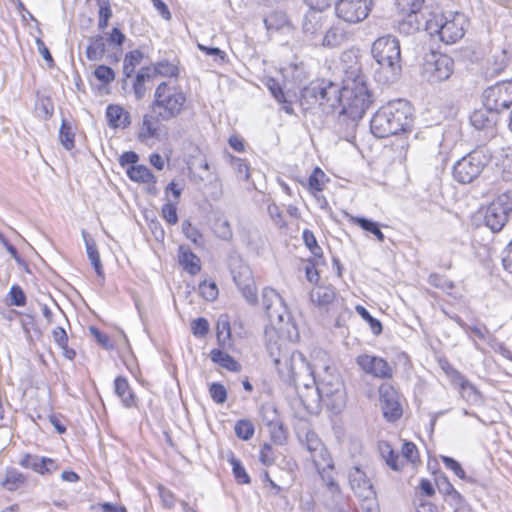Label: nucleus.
I'll return each instance as SVG.
<instances>
[{
	"label": "nucleus",
	"instance_id": "nucleus-56",
	"mask_svg": "<svg viewBox=\"0 0 512 512\" xmlns=\"http://www.w3.org/2000/svg\"><path fill=\"white\" fill-rule=\"evenodd\" d=\"M209 394L217 404H223L227 400V390L224 385L213 382L209 386Z\"/></svg>",
	"mask_w": 512,
	"mask_h": 512
},
{
	"label": "nucleus",
	"instance_id": "nucleus-14",
	"mask_svg": "<svg viewBox=\"0 0 512 512\" xmlns=\"http://www.w3.org/2000/svg\"><path fill=\"white\" fill-rule=\"evenodd\" d=\"M233 280L243 297L249 303H256L257 293L254 278L250 267L242 262L233 264L231 268Z\"/></svg>",
	"mask_w": 512,
	"mask_h": 512
},
{
	"label": "nucleus",
	"instance_id": "nucleus-50",
	"mask_svg": "<svg viewBox=\"0 0 512 512\" xmlns=\"http://www.w3.org/2000/svg\"><path fill=\"white\" fill-rule=\"evenodd\" d=\"M355 310L365 321L369 323L370 328L375 335H380L382 333L381 322L372 317L369 311L364 306L357 305Z\"/></svg>",
	"mask_w": 512,
	"mask_h": 512
},
{
	"label": "nucleus",
	"instance_id": "nucleus-32",
	"mask_svg": "<svg viewBox=\"0 0 512 512\" xmlns=\"http://www.w3.org/2000/svg\"><path fill=\"white\" fill-rule=\"evenodd\" d=\"M106 52L104 38L101 35H95L89 38V45L86 49V57L90 61H99Z\"/></svg>",
	"mask_w": 512,
	"mask_h": 512
},
{
	"label": "nucleus",
	"instance_id": "nucleus-41",
	"mask_svg": "<svg viewBox=\"0 0 512 512\" xmlns=\"http://www.w3.org/2000/svg\"><path fill=\"white\" fill-rule=\"evenodd\" d=\"M143 58V53L139 50L130 51L125 55L123 63V73L126 77H131L134 73L135 67L140 64Z\"/></svg>",
	"mask_w": 512,
	"mask_h": 512
},
{
	"label": "nucleus",
	"instance_id": "nucleus-47",
	"mask_svg": "<svg viewBox=\"0 0 512 512\" xmlns=\"http://www.w3.org/2000/svg\"><path fill=\"white\" fill-rule=\"evenodd\" d=\"M428 282L431 286L442 289L448 294H450L451 291L455 288L453 281L437 273L431 274L428 278Z\"/></svg>",
	"mask_w": 512,
	"mask_h": 512
},
{
	"label": "nucleus",
	"instance_id": "nucleus-35",
	"mask_svg": "<svg viewBox=\"0 0 512 512\" xmlns=\"http://www.w3.org/2000/svg\"><path fill=\"white\" fill-rule=\"evenodd\" d=\"M494 113V111H489L487 108L476 110L470 116V122L478 130L490 128L495 123Z\"/></svg>",
	"mask_w": 512,
	"mask_h": 512
},
{
	"label": "nucleus",
	"instance_id": "nucleus-29",
	"mask_svg": "<svg viewBox=\"0 0 512 512\" xmlns=\"http://www.w3.org/2000/svg\"><path fill=\"white\" fill-rule=\"evenodd\" d=\"M82 235L85 241L86 252L91 262V265L93 266L96 274L99 277L104 278V271L95 241L92 238H90L88 233L85 231L82 232Z\"/></svg>",
	"mask_w": 512,
	"mask_h": 512
},
{
	"label": "nucleus",
	"instance_id": "nucleus-40",
	"mask_svg": "<svg viewBox=\"0 0 512 512\" xmlns=\"http://www.w3.org/2000/svg\"><path fill=\"white\" fill-rule=\"evenodd\" d=\"M425 0H396L399 13L403 16L417 14L423 7Z\"/></svg>",
	"mask_w": 512,
	"mask_h": 512
},
{
	"label": "nucleus",
	"instance_id": "nucleus-61",
	"mask_svg": "<svg viewBox=\"0 0 512 512\" xmlns=\"http://www.w3.org/2000/svg\"><path fill=\"white\" fill-rule=\"evenodd\" d=\"M37 469L35 472L45 475V474H52L56 470H58V464L56 461L52 458L48 457H40L39 463L37 465Z\"/></svg>",
	"mask_w": 512,
	"mask_h": 512
},
{
	"label": "nucleus",
	"instance_id": "nucleus-3",
	"mask_svg": "<svg viewBox=\"0 0 512 512\" xmlns=\"http://www.w3.org/2000/svg\"><path fill=\"white\" fill-rule=\"evenodd\" d=\"M354 64L346 70L343 87L340 89L341 110L338 116V123L351 130L355 129L373 102L367 77L360 71L356 61Z\"/></svg>",
	"mask_w": 512,
	"mask_h": 512
},
{
	"label": "nucleus",
	"instance_id": "nucleus-13",
	"mask_svg": "<svg viewBox=\"0 0 512 512\" xmlns=\"http://www.w3.org/2000/svg\"><path fill=\"white\" fill-rule=\"evenodd\" d=\"M300 443L310 453L314 466H323L330 463V454L318 435L309 427H301L297 431Z\"/></svg>",
	"mask_w": 512,
	"mask_h": 512
},
{
	"label": "nucleus",
	"instance_id": "nucleus-57",
	"mask_svg": "<svg viewBox=\"0 0 512 512\" xmlns=\"http://www.w3.org/2000/svg\"><path fill=\"white\" fill-rule=\"evenodd\" d=\"M361 501L360 507L363 512H379L376 491L372 495H363L358 497Z\"/></svg>",
	"mask_w": 512,
	"mask_h": 512
},
{
	"label": "nucleus",
	"instance_id": "nucleus-37",
	"mask_svg": "<svg viewBox=\"0 0 512 512\" xmlns=\"http://www.w3.org/2000/svg\"><path fill=\"white\" fill-rule=\"evenodd\" d=\"M153 79V75L151 74L150 67L141 68V70L137 73L135 82L133 84L134 95L137 100H141L146 95V87L145 82Z\"/></svg>",
	"mask_w": 512,
	"mask_h": 512
},
{
	"label": "nucleus",
	"instance_id": "nucleus-7",
	"mask_svg": "<svg viewBox=\"0 0 512 512\" xmlns=\"http://www.w3.org/2000/svg\"><path fill=\"white\" fill-rule=\"evenodd\" d=\"M491 158L492 155L487 147H477L454 164L453 178L461 184L472 183L481 175Z\"/></svg>",
	"mask_w": 512,
	"mask_h": 512
},
{
	"label": "nucleus",
	"instance_id": "nucleus-17",
	"mask_svg": "<svg viewBox=\"0 0 512 512\" xmlns=\"http://www.w3.org/2000/svg\"><path fill=\"white\" fill-rule=\"evenodd\" d=\"M461 16L456 15L452 20H445L441 18L439 21L436 22V29L435 32H437L440 36V39L447 43H455L457 40L463 37L464 35V29L461 23Z\"/></svg>",
	"mask_w": 512,
	"mask_h": 512
},
{
	"label": "nucleus",
	"instance_id": "nucleus-63",
	"mask_svg": "<svg viewBox=\"0 0 512 512\" xmlns=\"http://www.w3.org/2000/svg\"><path fill=\"white\" fill-rule=\"evenodd\" d=\"M95 77L103 84H109L115 79L114 71L105 65H99L94 71Z\"/></svg>",
	"mask_w": 512,
	"mask_h": 512
},
{
	"label": "nucleus",
	"instance_id": "nucleus-60",
	"mask_svg": "<svg viewBox=\"0 0 512 512\" xmlns=\"http://www.w3.org/2000/svg\"><path fill=\"white\" fill-rule=\"evenodd\" d=\"M199 291L201 296L208 301H213L218 296V288L215 282L203 281L199 285Z\"/></svg>",
	"mask_w": 512,
	"mask_h": 512
},
{
	"label": "nucleus",
	"instance_id": "nucleus-4",
	"mask_svg": "<svg viewBox=\"0 0 512 512\" xmlns=\"http://www.w3.org/2000/svg\"><path fill=\"white\" fill-rule=\"evenodd\" d=\"M413 123V108L403 99L389 101L373 115L370 128L378 138H386L409 130Z\"/></svg>",
	"mask_w": 512,
	"mask_h": 512
},
{
	"label": "nucleus",
	"instance_id": "nucleus-64",
	"mask_svg": "<svg viewBox=\"0 0 512 512\" xmlns=\"http://www.w3.org/2000/svg\"><path fill=\"white\" fill-rule=\"evenodd\" d=\"M267 211L270 218L278 228L282 229L287 226L280 208L275 203L269 204Z\"/></svg>",
	"mask_w": 512,
	"mask_h": 512
},
{
	"label": "nucleus",
	"instance_id": "nucleus-53",
	"mask_svg": "<svg viewBox=\"0 0 512 512\" xmlns=\"http://www.w3.org/2000/svg\"><path fill=\"white\" fill-rule=\"evenodd\" d=\"M214 232L222 240H230L233 236L230 223L226 219H217L215 221Z\"/></svg>",
	"mask_w": 512,
	"mask_h": 512
},
{
	"label": "nucleus",
	"instance_id": "nucleus-31",
	"mask_svg": "<svg viewBox=\"0 0 512 512\" xmlns=\"http://www.w3.org/2000/svg\"><path fill=\"white\" fill-rule=\"evenodd\" d=\"M210 356L214 363L229 371L239 372L241 370V365L232 356L220 349L211 350Z\"/></svg>",
	"mask_w": 512,
	"mask_h": 512
},
{
	"label": "nucleus",
	"instance_id": "nucleus-49",
	"mask_svg": "<svg viewBox=\"0 0 512 512\" xmlns=\"http://www.w3.org/2000/svg\"><path fill=\"white\" fill-rule=\"evenodd\" d=\"M74 137L75 134L72 131V127L65 120H63L59 132V139L65 149L71 150L74 147Z\"/></svg>",
	"mask_w": 512,
	"mask_h": 512
},
{
	"label": "nucleus",
	"instance_id": "nucleus-24",
	"mask_svg": "<svg viewBox=\"0 0 512 512\" xmlns=\"http://www.w3.org/2000/svg\"><path fill=\"white\" fill-rule=\"evenodd\" d=\"M348 40V33L340 24H334L326 30L321 38V45L327 48H335Z\"/></svg>",
	"mask_w": 512,
	"mask_h": 512
},
{
	"label": "nucleus",
	"instance_id": "nucleus-55",
	"mask_svg": "<svg viewBox=\"0 0 512 512\" xmlns=\"http://www.w3.org/2000/svg\"><path fill=\"white\" fill-rule=\"evenodd\" d=\"M177 203H173L168 200L163 206L161 210V215L163 219L170 225H174L178 222L177 216Z\"/></svg>",
	"mask_w": 512,
	"mask_h": 512
},
{
	"label": "nucleus",
	"instance_id": "nucleus-36",
	"mask_svg": "<svg viewBox=\"0 0 512 512\" xmlns=\"http://www.w3.org/2000/svg\"><path fill=\"white\" fill-rule=\"evenodd\" d=\"M216 338L218 345L222 348L230 344L231 328L227 315H221L216 324Z\"/></svg>",
	"mask_w": 512,
	"mask_h": 512
},
{
	"label": "nucleus",
	"instance_id": "nucleus-6",
	"mask_svg": "<svg viewBox=\"0 0 512 512\" xmlns=\"http://www.w3.org/2000/svg\"><path fill=\"white\" fill-rule=\"evenodd\" d=\"M312 397L317 398V402H323L334 413H339L344 408V384L334 368L325 366L323 371L318 373V383L315 390H312Z\"/></svg>",
	"mask_w": 512,
	"mask_h": 512
},
{
	"label": "nucleus",
	"instance_id": "nucleus-27",
	"mask_svg": "<svg viewBox=\"0 0 512 512\" xmlns=\"http://www.w3.org/2000/svg\"><path fill=\"white\" fill-rule=\"evenodd\" d=\"M336 296L334 287L331 285H320L312 289L310 293L311 301L318 307H326L331 304Z\"/></svg>",
	"mask_w": 512,
	"mask_h": 512
},
{
	"label": "nucleus",
	"instance_id": "nucleus-42",
	"mask_svg": "<svg viewBox=\"0 0 512 512\" xmlns=\"http://www.w3.org/2000/svg\"><path fill=\"white\" fill-rule=\"evenodd\" d=\"M324 178L325 173L319 167H316L309 176L308 190L315 197H317V192H320L324 189Z\"/></svg>",
	"mask_w": 512,
	"mask_h": 512
},
{
	"label": "nucleus",
	"instance_id": "nucleus-51",
	"mask_svg": "<svg viewBox=\"0 0 512 512\" xmlns=\"http://www.w3.org/2000/svg\"><path fill=\"white\" fill-rule=\"evenodd\" d=\"M25 482V477L23 474L17 471H9L6 474L5 480L2 482L4 488L9 491H14L18 489Z\"/></svg>",
	"mask_w": 512,
	"mask_h": 512
},
{
	"label": "nucleus",
	"instance_id": "nucleus-9",
	"mask_svg": "<svg viewBox=\"0 0 512 512\" xmlns=\"http://www.w3.org/2000/svg\"><path fill=\"white\" fill-rule=\"evenodd\" d=\"M262 305L271 324L270 327H266L265 331L274 329L278 333L275 326L290 319L286 304L276 290L266 287L262 291ZM277 335L279 336V334Z\"/></svg>",
	"mask_w": 512,
	"mask_h": 512
},
{
	"label": "nucleus",
	"instance_id": "nucleus-30",
	"mask_svg": "<svg viewBox=\"0 0 512 512\" xmlns=\"http://www.w3.org/2000/svg\"><path fill=\"white\" fill-rule=\"evenodd\" d=\"M128 177L137 183H156V177L145 165H131L127 168Z\"/></svg>",
	"mask_w": 512,
	"mask_h": 512
},
{
	"label": "nucleus",
	"instance_id": "nucleus-52",
	"mask_svg": "<svg viewBox=\"0 0 512 512\" xmlns=\"http://www.w3.org/2000/svg\"><path fill=\"white\" fill-rule=\"evenodd\" d=\"M9 305L22 307L26 304V295L19 285H13L7 294Z\"/></svg>",
	"mask_w": 512,
	"mask_h": 512
},
{
	"label": "nucleus",
	"instance_id": "nucleus-2",
	"mask_svg": "<svg viewBox=\"0 0 512 512\" xmlns=\"http://www.w3.org/2000/svg\"><path fill=\"white\" fill-rule=\"evenodd\" d=\"M188 98L182 87L172 81H162L155 88L150 112L143 116L139 137L157 136L162 122L178 118L187 108Z\"/></svg>",
	"mask_w": 512,
	"mask_h": 512
},
{
	"label": "nucleus",
	"instance_id": "nucleus-16",
	"mask_svg": "<svg viewBox=\"0 0 512 512\" xmlns=\"http://www.w3.org/2000/svg\"><path fill=\"white\" fill-rule=\"evenodd\" d=\"M379 394L384 417L391 422L398 420L403 412L398 392L393 386L382 384L379 388Z\"/></svg>",
	"mask_w": 512,
	"mask_h": 512
},
{
	"label": "nucleus",
	"instance_id": "nucleus-59",
	"mask_svg": "<svg viewBox=\"0 0 512 512\" xmlns=\"http://www.w3.org/2000/svg\"><path fill=\"white\" fill-rule=\"evenodd\" d=\"M191 331L195 337L202 338L209 332V322L206 318L199 317L191 323Z\"/></svg>",
	"mask_w": 512,
	"mask_h": 512
},
{
	"label": "nucleus",
	"instance_id": "nucleus-54",
	"mask_svg": "<svg viewBox=\"0 0 512 512\" xmlns=\"http://www.w3.org/2000/svg\"><path fill=\"white\" fill-rule=\"evenodd\" d=\"M231 164L236 172L238 179L243 181L249 180V166L245 160L238 157H232Z\"/></svg>",
	"mask_w": 512,
	"mask_h": 512
},
{
	"label": "nucleus",
	"instance_id": "nucleus-18",
	"mask_svg": "<svg viewBox=\"0 0 512 512\" xmlns=\"http://www.w3.org/2000/svg\"><path fill=\"white\" fill-rule=\"evenodd\" d=\"M326 22L327 16L322 15L321 12L309 10L304 15L302 31L308 39L316 40L322 35Z\"/></svg>",
	"mask_w": 512,
	"mask_h": 512
},
{
	"label": "nucleus",
	"instance_id": "nucleus-28",
	"mask_svg": "<svg viewBox=\"0 0 512 512\" xmlns=\"http://www.w3.org/2000/svg\"><path fill=\"white\" fill-rule=\"evenodd\" d=\"M381 457L385 460L387 466L394 471H400L404 467V460L396 453L388 442H380L378 445Z\"/></svg>",
	"mask_w": 512,
	"mask_h": 512
},
{
	"label": "nucleus",
	"instance_id": "nucleus-1",
	"mask_svg": "<svg viewBox=\"0 0 512 512\" xmlns=\"http://www.w3.org/2000/svg\"><path fill=\"white\" fill-rule=\"evenodd\" d=\"M266 349L278 373L282 378L293 384L304 405L316 403L317 398L312 397L318 383V375L304 355L293 351L289 353L287 341L278 336L274 329L266 330Z\"/></svg>",
	"mask_w": 512,
	"mask_h": 512
},
{
	"label": "nucleus",
	"instance_id": "nucleus-19",
	"mask_svg": "<svg viewBox=\"0 0 512 512\" xmlns=\"http://www.w3.org/2000/svg\"><path fill=\"white\" fill-rule=\"evenodd\" d=\"M319 84H321V95H319L318 108L326 114L332 113L340 106V89L333 83L320 82Z\"/></svg>",
	"mask_w": 512,
	"mask_h": 512
},
{
	"label": "nucleus",
	"instance_id": "nucleus-22",
	"mask_svg": "<svg viewBox=\"0 0 512 512\" xmlns=\"http://www.w3.org/2000/svg\"><path fill=\"white\" fill-rule=\"evenodd\" d=\"M105 115L110 128L125 129L131 124L130 113L118 104H109Z\"/></svg>",
	"mask_w": 512,
	"mask_h": 512
},
{
	"label": "nucleus",
	"instance_id": "nucleus-10",
	"mask_svg": "<svg viewBox=\"0 0 512 512\" xmlns=\"http://www.w3.org/2000/svg\"><path fill=\"white\" fill-rule=\"evenodd\" d=\"M454 71V60L442 53L432 52L423 64V76L431 82L437 83L449 79Z\"/></svg>",
	"mask_w": 512,
	"mask_h": 512
},
{
	"label": "nucleus",
	"instance_id": "nucleus-34",
	"mask_svg": "<svg viewBox=\"0 0 512 512\" xmlns=\"http://www.w3.org/2000/svg\"><path fill=\"white\" fill-rule=\"evenodd\" d=\"M436 486L438 491L447 496L457 506L463 502V496L454 488L449 479L446 476H440L436 480Z\"/></svg>",
	"mask_w": 512,
	"mask_h": 512
},
{
	"label": "nucleus",
	"instance_id": "nucleus-23",
	"mask_svg": "<svg viewBox=\"0 0 512 512\" xmlns=\"http://www.w3.org/2000/svg\"><path fill=\"white\" fill-rule=\"evenodd\" d=\"M509 64V58L505 50L495 51L490 58H488L485 68L487 77H496L501 74Z\"/></svg>",
	"mask_w": 512,
	"mask_h": 512
},
{
	"label": "nucleus",
	"instance_id": "nucleus-43",
	"mask_svg": "<svg viewBox=\"0 0 512 512\" xmlns=\"http://www.w3.org/2000/svg\"><path fill=\"white\" fill-rule=\"evenodd\" d=\"M234 432L239 439L247 441L253 437L255 428L250 420L241 419L236 422Z\"/></svg>",
	"mask_w": 512,
	"mask_h": 512
},
{
	"label": "nucleus",
	"instance_id": "nucleus-44",
	"mask_svg": "<svg viewBox=\"0 0 512 512\" xmlns=\"http://www.w3.org/2000/svg\"><path fill=\"white\" fill-rule=\"evenodd\" d=\"M353 221L358 224L363 230L368 231L372 233L378 241L383 242L385 237L382 231L379 228V225L377 222H374L372 220H369L364 217H355L353 218Z\"/></svg>",
	"mask_w": 512,
	"mask_h": 512
},
{
	"label": "nucleus",
	"instance_id": "nucleus-12",
	"mask_svg": "<svg viewBox=\"0 0 512 512\" xmlns=\"http://www.w3.org/2000/svg\"><path fill=\"white\" fill-rule=\"evenodd\" d=\"M374 0H338L335 3L336 16L349 24L365 20L373 6Z\"/></svg>",
	"mask_w": 512,
	"mask_h": 512
},
{
	"label": "nucleus",
	"instance_id": "nucleus-15",
	"mask_svg": "<svg viewBox=\"0 0 512 512\" xmlns=\"http://www.w3.org/2000/svg\"><path fill=\"white\" fill-rule=\"evenodd\" d=\"M356 363L362 371L373 377L390 379L393 376V368L381 357L370 354H360L356 357Z\"/></svg>",
	"mask_w": 512,
	"mask_h": 512
},
{
	"label": "nucleus",
	"instance_id": "nucleus-38",
	"mask_svg": "<svg viewBox=\"0 0 512 512\" xmlns=\"http://www.w3.org/2000/svg\"><path fill=\"white\" fill-rule=\"evenodd\" d=\"M179 262L191 275H196L201 270L200 259L191 251H182Z\"/></svg>",
	"mask_w": 512,
	"mask_h": 512
},
{
	"label": "nucleus",
	"instance_id": "nucleus-33",
	"mask_svg": "<svg viewBox=\"0 0 512 512\" xmlns=\"http://www.w3.org/2000/svg\"><path fill=\"white\" fill-rule=\"evenodd\" d=\"M179 73L180 69L178 64L168 60L158 61L151 68V74L153 75V78L155 76L177 78Z\"/></svg>",
	"mask_w": 512,
	"mask_h": 512
},
{
	"label": "nucleus",
	"instance_id": "nucleus-8",
	"mask_svg": "<svg viewBox=\"0 0 512 512\" xmlns=\"http://www.w3.org/2000/svg\"><path fill=\"white\" fill-rule=\"evenodd\" d=\"M512 213V191L499 194L485 209L484 223L492 232H499Z\"/></svg>",
	"mask_w": 512,
	"mask_h": 512
},
{
	"label": "nucleus",
	"instance_id": "nucleus-62",
	"mask_svg": "<svg viewBox=\"0 0 512 512\" xmlns=\"http://www.w3.org/2000/svg\"><path fill=\"white\" fill-rule=\"evenodd\" d=\"M402 458L406 459L408 462L416 463L419 461V453L417 446L413 442H404L402 445Z\"/></svg>",
	"mask_w": 512,
	"mask_h": 512
},
{
	"label": "nucleus",
	"instance_id": "nucleus-48",
	"mask_svg": "<svg viewBox=\"0 0 512 512\" xmlns=\"http://www.w3.org/2000/svg\"><path fill=\"white\" fill-rule=\"evenodd\" d=\"M99 6L98 28L104 30L108 26V21L112 17V10L109 0H97Z\"/></svg>",
	"mask_w": 512,
	"mask_h": 512
},
{
	"label": "nucleus",
	"instance_id": "nucleus-26",
	"mask_svg": "<svg viewBox=\"0 0 512 512\" xmlns=\"http://www.w3.org/2000/svg\"><path fill=\"white\" fill-rule=\"evenodd\" d=\"M114 388L115 393L121 399L125 407L131 408L136 406V397L126 378L118 376L114 381Z\"/></svg>",
	"mask_w": 512,
	"mask_h": 512
},
{
	"label": "nucleus",
	"instance_id": "nucleus-5",
	"mask_svg": "<svg viewBox=\"0 0 512 512\" xmlns=\"http://www.w3.org/2000/svg\"><path fill=\"white\" fill-rule=\"evenodd\" d=\"M371 53L378 64L375 70L377 81L383 84L395 82L402 70L399 40L392 35L379 37L373 42Z\"/></svg>",
	"mask_w": 512,
	"mask_h": 512
},
{
	"label": "nucleus",
	"instance_id": "nucleus-58",
	"mask_svg": "<svg viewBox=\"0 0 512 512\" xmlns=\"http://www.w3.org/2000/svg\"><path fill=\"white\" fill-rule=\"evenodd\" d=\"M182 231L185 236L193 243L200 245L202 243V234L194 227L190 221L184 220L182 222Z\"/></svg>",
	"mask_w": 512,
	"mask_h": 512
},
{
	"label": "nucleus",
	"instance_id": "nucleus-25",
	"mask_svg": "<svg viewBox=\"0 0 512 512\" xmlns=\"http://www.w3.org/2000/svg\"><path fill=\"white\" fill-rule=\"evenodd\" d=\"M319 95H321V84L318 82H313L310 85L304 87L301 91L299 100L302 109L308 111L318 108Z\"/></svg>",
	"mask_w": 512,
	"mask_h": 512
},
{
	"label": "nucleus",
	"instance_id": "nucleus-21",
	"mask_svg": "<svg viewBox=\"0 0 512 512\" xmlns=\"http://www.w3.org/2000/svg\"><path fill=\"white\" fill-rule=\"evenodd\" d=\"M315 468L331 497L335 501H338V499L342 496V490L335 479L334 464L332 458H330V463H328V465L315 466Z\"/></svg>",
	"mask_w": 512,
	"mask_h": 512
},
{
	"label": "nucleus",
	"instance_id": "nucleus-45",
	"mask_svg": "<svg viewBox=\"0 0 512 512\" xmlns=\"http://www.w3.org/2000/svg\"><path fill=\"white\" fill-rule=\"evenodd\" d=\"M271 439L274 443L282 445L286 442L287 436L283 425L279 421H275L274 418L268 421Z\"/></svg>",
	"mask_w": 512,
	"mask_h": 512
},
{
	"label": "nucleus",
	"instance_id": "nucleus-46",
	"mask_svg": "<svg viewBox=\"0 0 512 512\" xmlns=\"http://www.w3.org/2000/svg\"><path fill=\"white\" fill-rule=\"evenodd\" d=\"M229 462L232 465V471L236 482L238 484H249L251 479L243 467L241 461L236 459L234 456H231Z\"/></svg>",
	"mask_w": 512,
	"mask_h": 512
},
{
	"label": "nucleus",
	"instance_id": "nucleus-20",
	"mask_svg": "<svg viewBox=\"0 0 512 512\" xmlns=\"http://www.w3.org/2000/svg\"><path fill=\"white\" fill-rule=\"evenodd\" d=\"M349 484L357 497L363 495H372L375 491L371 480L366 473L358 466H354L348 473Z\"/></svg>",
	"mask_w": 512,
	"mask_h": 512
},
{
	"label": "nucleus",
	"instance_id": "nucleus-39",
	"mask_svg": "<svg viewBox=\"0 0 512 512\" xmlns=\"http://www.w3.org/2000/svg\"><path fill=\"white\" fill-rule=\"evenodd\" d=\"M267 87H268L269 91L271 92V94L273 95V97L279 103L284 104L283 109L285 110V112L288 114H292L293 108H292L290 102H288V100L286 99L285 93H284L280 83L277 80L270 78L267 81Z\"/></svg>",
	"mask_w": 512,
	"mask_h": 512
},
{
	"label": "nucleus",
	"instance_id": "nucleus-11",
	"mask_svg": "<svg viewBox=\"0 0 512 512\" xmlns=\"http://www.w3.org/2000/svg\"><path fill=\"white\" fill-rule=\"evenodd\" d=\"M483 104L489 111L500 113L512 105V81H501L486 88Z\"/></svg>",
	"mask_w": 512,
	"mask_h": 512
}]
</instances>
